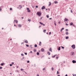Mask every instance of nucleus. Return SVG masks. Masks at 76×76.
<instances>
[{
    "instance_id": "obj_1",
    "label": "nucleus",
    "mask_w": 76,
    "mask_h": 76,
    "mask_svg": "<svg viewBox=\"0 0 76 76\" xmlns=\"http://www.w3.org/2000/svg\"><path fill=\"white\" fill-rule=\"evenodd\" d=\"M37 15L39 16H40V15H41V13L40 12H38L37 13Z\"/></svg>"
},
{
    "instance_id": "obj_2",
    "label": "nucleus",
    "mask_w": 76,
    "mask_h": 76,
    "mask_svg": "<svg viewBox=\"0 0 76 76\" xmlns=\"http://www.w3.org/2000/svg\"><path fill=\"white\" fill-rule=\"evenodd\" d=\"M71 47L73 49H75V45H73L71 46Z\"/></svg>"
},
{
    "instance_id": "obj_3",
    "label": "nucleus",
    "mask_w": 76,
    "mask_h": 76,
    "mask_svg": "<svg viewBox=\"0 0 76 76\" xmlns=\"http://www.w3.org/2000/svg\"><path fill=\"white\" fill-rule=\"evenodd\" d=\"M68 20H69L67 19V18H65V19H64V21L65 22H67Z\"/></svg>"
},
{
    "instance_id": "obj_4",
    "label": "nucleus",
    "mask_w": 76,
    "mask_h": 76,
    "mask_svg": "<svg viewBox=\"0 0 76 76\" xmlns=\"http://www.w3.org/2000/svg\"><path fill=\"white\" fill-rule=\"evenodd\" d=\"M27 12H31V10H29V8H27Z\"/></svg>"
},
{
    "instance_id": "obj_5",
    "label": "nucleus",
    "mask_w": 76,
    "mask_h": 76,
    "mask_svg": "<svg viewBox=\"0 0 76 76\" xmlns=\"http://www.w3.org/2000/svg\"><path fill=\"white\" fill-rule=\"evenodd\" d=\"M14 21L16 23H18V21L16 20H14Z\"/></svg>"
},
{
    "instance_id": "obj_6",
    "label": "nucleus",
    "mask_w": 76,
    "mask_h": 76,
    "mask_svg": "<svg viewBox=\"0 0 76 76\" xmlns=\"http://www.w3.org/2000/svg\"><path fill=\"white\" fill-rule=\"evenodd\" d=\"M19 7H20V8H19V10H20L22 8V6L20 5H19Z\"/></svg>"
},
{
    "instance_id": "obj_7",
    "label": "nucleus",
    "mask_w": 76,
    "mask_h": 76,
    "mask_svg": "<svg viewBox=\"0 0 76 76\" xmlns=\"http://www.w3.org/2000/svg\"><path fill=\"white\" fill-rule=\"evenodd\" d=\"M41 51L42 52H44V49L43 48H42L41 49Z\"/></svg>"
},
{
    "instance_id": "obj_8",
    "label": "nucleus",
    "mask_w": 76,
    "mask_h": 76,
    "mask_svg": "<svg viewBox=\"0 0 76 76\" xmlns=\"http://www.w3.org/2000/svg\"><path fill=\"white\" fill-rule=\"evenodd\" d=\"M72 62L73 63H76V61H75L74 60H73L72 61Z\"/></svg>"
},
{
    "instance_id": "obj_9",
    "label": "nucleus",
    "mask_w": 76,
    "mask_h": 76,
    "mask_svg": "<svg viewBox=\"0 0 76 76\" xmlns=\"http://www.w3.org/2000/svg\"><path fill=\"white\" fill-rule=\"evenodd\" d=\"M45 9V6H43L42 7V9Z\"/></svg>"
},
{
    "instance_id": "obj_10",
    "label": "nucleus",
    "mask_w": 76,
    "mask_h": 76,
    "mask_svg": "<svg viewBox=\"0 0 76 76\" xmlns=\"http://www.w3.org/2000/svg\"><path fill=\"white\" fill-rule=\"evenodd\" d=\"M71 54L73 56V55H75V52H71Z\"/></svg>"
},
{
    "instance_id": "obj_11",
    "label": "nucleus",
    "mask_w": 76,
    "mask_h": 76,
    "mask_svg": "<svg viewBox=\"0 0 76 76\" xmlns=\"http://www.w3.org/2000/svg\"><path fill=\"white\" fill-rule=\"evenodd\" d=\"M24 41L26 43H28V41H27V40H24Z\"/></svg>"
},
{
    "instance_id": "obj_12",
    "label": "nucleus",
    "mask_w": 76,
    "mask_h": 76,
    "mask_svg": "<svg viewBox=\"0 0 76 76\" xmlns=\"http://www.w3.org/2000/svg\"><path fill=\"white\" fill-rule=\"evenodd\" d=\"M69 25H70L71 26H72V25H73V23L72 22L71 23H70Z\"/></svg>"
},
{
    "instance_id": "obj_13",
    "label": "nucleus",
    "mask_w": 76,
    "mask_h": 76,
    "mask_svg": "<svg viewBox=\"0 0 76 76\" xmlns=\"http://www.w3.org/2000/svg\"><path fill=\"white\" fill-rule=\"evenodd\" d=\"M49 51H51V52H52V49H51V48H50L49 50Z\"/></svg>"
},
{
    "instance_id": "obj_14",
    "label": "nucleus",
    "mask_w": 76,
    "mask_h": 76,
    "mask_svg": "<svg viewBox=\"0 0 76 76\" xmlns=\"http://www.w3.org/2000/svg\"><path fill=\"white\" fill-rule=\"evenodd\" d=\"M54 3L55 4H57L58 3V2H57V1H55Z\"/></svg>"
},
{
    "instance_id": "obj_15",
    "label": "nucleus",
    "mask_w": 76,
    "mask_h": 76,
    "mask_svg": "<svg viewBox=\"0 0 76 76\" xmlns=\"http://www.w3.org/2000/svg\"><path fill=\"white\" fill-rule=\"evenodd\" d=\"M49 6H50L51 5V2H49Z\"/></svg>"
},
{
    "instance_id": "obj_16",
    "label": "nucleus",
    "mask_w": 76,
    "mask_h": 76,
    "mask_svg": "<svg viewBox=\"0 0 76 76\" xmlns=\"http://www.w3.org/2000/svg\"><path fill=\"white\" fill-rule=\"evenodd\" d=\"M21 26H21V25L20 24L18 25V27H19V28H20V27H21Z\"/></svg>"
},
{
    "instance_id": "obj_17",
    "label": "nucleus",
    "mask_w": 76,
    "mask_h": 76,
    "mask_svg": "<svg viewBox=\"0 0 76 76\" xmlns=\"http://www.w3.org/2000/svg\"><path fill=\"white\" fill-rule=\"evenodd\" d=\"M4 65V63H2L1 64V66H3Z\"/></svg>"
},
{
    "instance_id": "obj_18",
    "label": "nucleus",
    "mask_w": 76,
    "mask_h": 76,
    "mask_svg": "<svg viewBox=\"0 0 76 76\" xmlns=\"http://www.w3.org/2000/svg\"><path fill=\"white\" fill-rule=\"evenodd\" d=\"M41 42H39V45H41Z\"/></svg>"
},
{
    "instance_id": "obj_19",
    "label": "nucleus",
    "mask_w": 76,
    "mask_h": 76,
    "mask_svg": "<svg viewBox=\"0 0 76 76\" xmlns=\"http://www.w3.org/2000/svg\"><path fill=\"white\" fill-rule=\"evenodd\" d=\"M37 54L38 56V55H39V52H37Z\"/></svg>"
},
{
    "instance_id": "obj_20",
    "label": "nucleus",
    "mask_w": 76,
    "mask_h": 76,
    "mask_svg": "<svg viewBox=\"0 0 76 76\" xmlns=\"http://www.w3.org/2000/svg\"><path fill=\"white\" fill-rule=\"evenodd\" d=\"M39 23H40V24H41V25H42V24H43V23L41 22H40Z\"/></svg>"
},
{
    "instance_id": "obj_21",
    "label": "nucleus",
    "mask_w": 76,
    "mask_h": 76,
    "mask_svg": "<svg viewBox=\"0 0 76 76\" xmlns=\"http://www.w3.org/2000/svg\"><path fill=\"white\" fill-rule=\"evenodd\" d=\"M16 72H17L18 73H19V71H18V70H16Z\"/></svg>"
},
{
    "instance_id": "obj_22",
    "label": "nucleus",
    "mask_w": 76,
    "mask_h": 76,
    "mask_svg": "<svg viewBox=\"0 0 76 76\" xmlns=\"http://www.w3.org/2000/svg\"><path fill=\"white\" fill-rule=\"evenodd\" d=\"M73 26H74V27H75V28H76V25H73Z\"/></svg>"
},
{
    "instance_id": "obj_23",
    "label": "nucleus",
    "mask_w": 76,
    "mask_h": 76,
    "mask_svg": "<svg viewBox=\"0 0 76 76\" xmlns=\"http://www.w3.org/2000/svg\"><path fill=\"white\" fill-rule=\"evenodd\" d=\"M65 34L66 35H68L69 33H68V32H66Z\"/></svg>"
},
{
    "instance_id": "obj_24",
    "label": "nucleus",
    "mask_w": 76,
    "mask_h": 76,
    "mask_svg": "<svg viewBox=\"0 0 76 76\" xmlns=\"http://www.w3.org/2000/svg\"><path fill=\"white\" fill-rule=\"evenodd\" d=\"M58 50H59V51H60V47H58Z\"/></svg>"
},
{
    "instance_id": "obj_25",
    "label": "nucleus",
    "mask_w": 76,
    "mask_h": 76,
    "mask_svg": "<svg viewBox=\"0 0 76 76\" xmlns=\"http://www.w3.org/2000/svg\"><path fill=\"white\" fill-rule=\"evenodd\" d=\"M59 74V72H58V71H57V75H58Z\"/></svg>"
},
{
    "instance_id": "obj_26",
    "label": "nucleus",
    "mask_w": 76,
    "mask_h": 76,
    "mask_svg": "<svg viewBox=\"0 0 76 76\" xmlns=\"http://www.w3.org/2000/svg\"><path fill=\"white\" fill-rule=\"evenodd\" d=\"M46 17L48 18H49V16H48V15H46Z\"/></svg>"
},
{
    "instance_id": "obj_27",
    "label": "nucleus",
    "mask_w": 76,
    "mask_h": 76,
    "mask_svg": "<svg viewBox=\"0 0 76 76\" xmlns=\"http://www.w3.org/2000/svg\"><path fill=\"white\" fill-rule=\"evenodd\" d=\"M48 55H50V53L49 52H48Z\"/></svg>"
},
{
    "instance_id": "obj_28",
    "label": "nucleus",
    "mask_w": 76,
    "mask_h": 76,
    "mask_svg": "<svg viewBox=\"0 0 76 76\" xmlns=\"http://www.w3.org/2000/svg\"><path fill=\"white\" fill-rule=\"evenodd\" d=\"M26 47H29V45H28L26 44Z\"/></svg>"
},
{
    "instance_id": "obj_29",
    "label": "nucleus",
    "mask_w": 76,
    "mask_h": 76,
    "mask_svg": "<svg viewBox=\"0 0 76 76\" xmlns=\"http://www.w3.org/2000/svg\"><path fill=\"white\" fill-rule=\"evenodd\" d=\"M34 47H37V45H34Z\"/></svg>"
},
{
    "instance_id": "obj_30",
    "label": "nucleus",
    "mask_w": 76,
    "mask_h": 76,
    "mask_svg": "<svg viewBox=\"0 0 76 76\" xmlns=\"http://www.w3.org/2000/svg\"><path fill=\"white\" fill-rule=\"evenodd\" d=\"M69 38V37L67 36L66 37V39H67Z\"/></svg>"
},
{
    "instance_id": "obj_31",
    "label": "nucleus",
    "mask_w": 76,
    "mask_h": 76,
    "mask_svg": "<svg viewBox=\"0 0 76 76\" xmlns=\"http://www.w3.org/2000/svg\"><path fill=\"white\" fill-rule=\"evenodd\" d=\"M3 69V67L1 66H0V69Z\"/></svg>"
},
{
    "instance_id": "obj_32",
    "label": "nucleus",
    "mask_w": 76,
    "mask_h": 76,
    "mask_svg": "<svg viewBox=\"0 0 76 76\" xmlns=\"http://www.w3.org/2000/svg\"><path fill=\"white\" fill-rule=\"evenodd\" d=\"M37 51V50L36 49H34V52H36Z\"/></svg>"
},
{
    "instance_id": "obj_33",
    "label": "nucleus",
    "mask_w": 76,
    "mask_h": 76,
    "mask_svg": "<svg viewBox=\"0 0 76 76\" xmlns=\"http://www.w3.org/2000/svg\"><path fill=\"white\" fill-rule=\"evenodd\" d=\"M28 21H29V22H30L31 21V20L30 19H28Z\"/></svg>"
},
{
    "instance_id": "obj_34",
    "label": "nucleus",
    "mask_w": 76,
    "mask_h": 76,
    "mask_svg": "<svg viewBox=\"0 0 76 76\" xmlns=\"http://www.w3.org/2000/svg\"><path fill=\"white\" fill-rule=\"evenodd\" d=\"M21 56H24V55H23V54L22 53L21 54Z\"/></svg>"
},
{
    "instance_id": "obj_35",
    "label": "nucleus",
    "mask_w": 76,
    "mask_h": 76,
    "mask_svg": "<svg viewBox=\"0 0 76 76\" xmlns=\"http://www.w3.org/2000/svg\"><path fill=\"white\" fill-rule=\"evenodd\" d=\"M45 31H46V30H43L44 32H45Z\"/></svg>"
},
{
    "instance_id": "obj_36",
    "label": "nucleus",
    "mask_w": 76,
    "mask_h": 76,
    "mask_svg": "<svg viewBox=\"0 0 76 76\" xmlns=\"http://www.w3.org/2000/svg\"><path fill=\"white\" fill-rule=\"evenodd\" d=\"M10 10H12V8H10Z\"/></svg>"
},
{
    "instance_id": "obj_37",
    "label": "nucleus",
    "mask_w": 76,
    "mask_h": 76,
    "mask_svg": "<svg viewBox=\"0 0 76 76\" xmlns=\"http://www.w3.org/2000/svg\"><path fill=\"white\" fill-rule=\"evenodd\" d=\"M55 57V55H54V56H52V58H54Z\"/></svg>"
},
{
    "instance_id": "obj_38",
    "label": "nucleus",
    "mask_w": 76,
    "mask_h": 76,
    "mask_svg": "<svg viewBox=\"0 0 76 76\" xmlns=\"http://www.w3.org/2000/svg\"><path fill=\"white\" fill-rule=\"evenodd\" d=\"M43 70H45V68H43Z\"/></svg>"
},
{
    "instance_id": "obj_39",
    "label": "nucleus",
    "mask_w": 76,
    "mask_h": 76,
    "mask_svg": "<svg viewBox=\"0 0 76 76\" xmlns=\"http://www.w3.org/2000/svg\"><path fill=\"white\" fill-rule=\"evenodd\" d=\"M51 32H50L49 33V35H51Z\"/></svg>"
},
{
    "instance_id": "obj_40",
    "label": "nucleus",
    "mask_w": 76,
    "mask_h": 76,
    "mask_svg": "<svg viewBox=\"0 0 76 76\" xmlns=\"http://www.w3.org/2000/svg\"><path fill=\"white\" fill-rule=\"evenodd\" d=\"M71 13H73V11H72V10H71Z\"/></svg>"
},
{
    "instance_id": "obj_41",
    "label": "nucleus",
    "mask_w": 76,
    "mask_h": 76,
    "mask_svg": "<svg viewBox=\"0 0 76 76\" xmlns=\"http://www.w3.org/2000/svg\"><path fill=\"white\" fill-rule=\"evenodd\" d=\"M52 70H54V68H52Z\"/></svg>"
},
{
    "instance_id": "obj_42",
    "label": "nucleus",
    "mask_w": 76,
    "mask_h": 76,
    "mask_svg": "<svg viewBox=\"0 0 76 76\" xmlns=\"http://www.w3.org/2000/svg\"><path fill=\"white\" fill-rule=\"evenodd\" d=\"M27 63H29V61H27Z\"/></svg>"
},
{
    "instance_id": "obj_43",
    "label": "nucleus",
    "mask_w": 76,
    "mask_h": 76,
    "mask_svg": "<svg viewBox=\"0 0 76 76\" xmlns=\"http://www.w3.org/2000/svg\"><path fill=\"white\" fill-rule=\"evenodd\" d=\"M24 54L25 55H27V53H25Z\"/></svg>"
},
{
    "instance_id": "obj_44",
    "label": "nucleus",
    "mask_w": 76,
    "mask_h": 76,
    "mask_svg": "<svg viewBox=\"0 0 76 76\" xmlns=\"http://www.w3.org/2000/svg\"><path fill=\"white\" fill-rule=\"evenodd\" d=\"M10 66H12V64H10Z\"/></svg>"
},
{
    "instance_id": "obj_45",
    "label": "nucleus",
    "mask_w": 76,
    "mask_h": 76,
    "mask_svg": "<svg viewBox=\"0 0 76 76\" xmlns=\"http://www.w3.org/2000/svg\"><path fill=\"white\" fill-rule=\"evenodd\" d=\"M21 71H23V70H24L23 69H21Z\"/></svg>"
},
{
    "instance_id": "obj_46",
    "label": "nucleus",
    "mask_w": 76,
    "mask_h": 76,
    "mask_svg": "<svg viewBox=\"0 0 76 76\" xmlns=\"http://www.w3.org/2000/svg\"><path fill=\"white\" fill-rule=\"evenodd\" d=\"M61 47L62 49H64V48L63 47Z\"/></svg>"
},
{
    "instance_id": "obj_47",
    "label": "nucleus",
    "mask_w": 76,
    "mask_h": 76,
    "mask_svg": "<svg viewBox=\"0 0 76 76\" xmlns=\"http://www.w3.org/2000/svg\"><path fill=\"white\" fill-rule=\"evenodd\" d=\"M12 65H13V64H14V63H13V62H12Z\"/></svg>"
},
{
    "instance_id": "obj_48",
    "label": "nucleus",
    "mask_w": 76,
    "mask_h": 76,
    "mask_svg": "<svg viewBox=\"0 0 76 76\" xmlns=\"http://www.w3.org/2000/svg\"><path fill=\"white\" fill-rule=\"evenodd\" d=\"M42 25H43V26H45V24L43 23V24H42Z\"/></svg>"
},
{
    "instance_id": "obj_49",
    "label": "nucleus",
    "mask_w": 76,
    "mask_h": 76,
    "mask_svg": "<svg viewBox=\"0 0 76 76\" xmlns=\"http://www.w3.org/2000/svg\"><path fill=\"white\" fill-rule=\"evenodd\" d=\"M64 29V28H62L61 29H62V30H63Z\"/></svg>"
},
{
    "instance_id": "obj_50",
    "label": "nucleus",
    "mask_w": 76,
    "mask_h": 76,
    "mask_svg": "<svg viewBox=\"0 0 76 76\" xmlns=\"http://www.w3.org/2000/svg\"><path fill=\"white\" fill-rule=\"evenodd\" d=\"M30 47H31V48H32V45H30Z\"/></svg>"
},
{
    "instance_id": "obj_51",
    "label": "nucleus",
    "mask_w": 76,
    "mask_h": 76,
    "mask_svg": "<svg viewBox=\"0 0 76 76\" xmlns=\"http://www.w3.org/2000/svg\"><path fill=\"white\" fill-rule=\"evenodd\" d=\"M73 76H76V74H75L73 75Z\"/></svg>"
},
{
    "instance_id": "obj_52",
    "label": "nucleus",
    "mask_w": 76,
    "mask_h": 76,
    "mask_svg": "<svg viewBox=\"0 0 76 76\" xmlns=\"http://www.w3.org/2000/svg\"><path fill=\"white\" fill-rule=\"evenodd\" d=\"M37 76H39V74H37Z\"/></svg>"
},
{
    "instance_id": "obj_53",
    "label": "nucleus",
    "mask_w": 76,
    "mask_h": 76,
    "mask_svg": "<svg viewBox=\"0 0 76 76\" xmlns=\"http://www.w3.org/2000/svg\"><path fill=\"white\" fill-rule=\"evenodd\" d=\"M42 19V17H41V18H40V20H41Z\"/></svg>"
},
{
    "instance_id": "obj_54",
    "label": "nucleus",
    "mask_w": 76,
    "mask_h": 76,
    "mask_svg": "<svg viewBox=\"0 0 76 76\" xmlns=\"http://www.w3.org/2000/svg\"><path fill=\"white\" fill-rule=\"evenodd\" d=\"M55 56H57V54H56V55H55Z\"/></svg>"
},
{
    "instance_id": "obj_55",
    "label": "nucleus",
    "mask_w": 76,
    "mask_h": 76,
    "mask_svg": "<svg viewBox=\"0 0 76 76\" xmlns=\"http://www.w3.org/2000/svg\"><path fill=\"white\" fill-rule=\"evenodd\" d=\"M66 26H68V25H69V24H66Z\"/></svg>"
},
{
    "instance_id": "obj_56",
    "label": "nucleus",
    "mask_w": 76,
    "mask_h": 76,
    "mask_svg": "<svg viewBox=\"0 0 76 76\" xmlns=\"http://www.w3.org/2000/svg\"><path fill=\"white\" fill-rule=\"evenodd\" d=\"M30 53H32V51H30Z\"/></svg>"
},
{
    "instance_id": "obj_57",
    "label": "nucleus",
    "mask_w": 76,
    "mask_h": 76,
    "mask_svg": "<svg viewBox=\"0 0 76 76\" xmlns=\"http://www.w3.org/2000/svg\"><path fill=\"white\" fill-rule=\"evenodd\" d=\"M55 26H56V23H55Z\"/></svg>"
},
{
    "instance_id": "obj_58",
    "label": "nucleus",
    "mask_w": 76,
    "mask_h": 76,
    "mask_svg": "<svg viewBox=\"0 0 76 76\" xmlns=\"http://www.w3.org/2000/svg\"><path fill=\"white\" fill-rule=\"evenodd\" d=\"M36 7H37V8H38V6H36Z\"/></svg>"
},
{
    "instance_id": "obj_59",
    "label": "nucleus",
    "mask_w": 76,
    "mask_h": 76,
    "mask_svg": "<svg viewBox=\"0 0 76 76\" xmlns=\"http://www.w3.org/2000/svg\"><path fill=\"white\" fill-rule=\"evenodd\" d=\"M58 58V57H56V59H57Z\"/></svg>"
},
{
    "instance_id": "obj_60",
    "label": "nucleus",
    "mask_w": 76,
    "mask_h": 76,
    "mask_svg": "<svg viewBox=\"0 0 76 76\" xmlns=\"http://www.w3.org/2000/svg\"><path fill=\"white\" fill-rule=\"evenodd\" d=\"M14 26H16V25L15 24L14 25Z\"/></svg>"
},
{
    "instance_id": "obj_61",
    "label": "nucleus",
    "mask_w": 76,
    "mask_h": 76,
    "mask_svg": "<svg viewBox=\"0 0 76 76\" xmlns=\"http://www.w3.org/2000/svg\"><path fill=\"white\" fill-rule=\"evenodd\" d=\"M66 31H68V30L67 29H66Z\"/></svg>"
},
{
    "instance_id": "obj_62",
    "label": "nucleus",
    "mask_w": 76,
    "mask_h": 76,
    "mask_svg": "<svg viewBox=\"0 0 76 76\" xmlns=\"http://www.w3.org/2000/svg\"><path fill=\"white\" fill-rule=\"evenodd\" d=\"M58 23H61V22H58Z\"/></svg>"
},
{
    "instance_id": "obj_63",
    "label": "nucleus",
    "mask_w": 76,
    "mask_h": 76,
    "mask_svg": "<svg viewBox=\"0 0 76 76\" xmlns=\"http://www.w3.org/2000/svg\"><path fill=\"white\" fill-rule=\"evenodd\" d=\"M1 8H0V11H1Z\"/></svg>"
},
{
    "instance_id": "obj_64",
    "label": "nucleus",
    "mask_w": 76,
    "mask_h": 76,
    "mask_svg": "<svg viewBox=\"0 0 76 76\" xmlns=\"http://www.w3.org/2000/svg\"><path fill=\"white\" fill-rule=\"evenodd\" d=\"M65 76H67V74H66V75H65Z\"/></svg>"
}]
</instances>
